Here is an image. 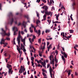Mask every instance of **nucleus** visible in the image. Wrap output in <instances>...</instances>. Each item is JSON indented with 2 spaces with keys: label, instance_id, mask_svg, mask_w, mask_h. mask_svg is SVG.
<instances>
[{
  "label": "nucleus",
  "instance_id": "1",
  "mask_svg": "<svg viewBox=\"0 0 78 78\" xmlns=\"http://www.w3.org/2000/svg\"><path fill=\"white\" fill-rule=\"evenodd\" d=\"M9 21H8V23L12 25V23L14 22V18H13L14 15L13 13H12V12H10L9 13Z\"/></svg>",
  "mask_w": 78,
  "mask_h": 78
},
{
  "label": "nucleus",
  "instance_id": "2",
  "mask_svg": "<svg viewBox=\"0 0 78 78\" xmlns=\"http://www.w3.org/2000/svg\"><path fill=\"white\" fill-rule=\"evenodd\" d=\"M48 7H46L45 9L43 11H41V12L43 13V14H44V12L45 14H47V16H50L51 14V12L49 11L48 12Z\"/></svg>",
  "mask_w": 78,
  "mask_h": 78
},
{
  "label": "nucleus",
  "instance_id": "3",
  "mask_svg": "<svg viewBox=\"0 0 78 78\" xmlns=\"http://www.w3.org/2000/svg\"><path fill=\"white\" fill-rule=\"evenodd\" d=\"M1 30L2 32H1L0 34L2 35V37H4L5 36H9L10 35V33H9L8 34L6 33V31L4 30L3 28L1 29Z\"/></svg>",
  "mask_w": 78,
  "mask_h": 78
},
{
  "label": "nucleus",
  "instance_id": "4",
  "mask_svg": "<svg viewBox=\"0 0 78 78\" xmlns=\"http://www.w3.org/2000/svg\"><path fill=\"white\" fill-rule=\"evenodd\" d=\"M34 31L37 34H38V37H39V36L41 35V30H39L38 31H37V30H36V27H34Z\"/></svg>",
  "mask_w": 78,
  "mask_h": 78
},
{
  "label": "nucleus",
  "instance_id": "5",
  "mask_svg": "<svg viewBox=\"0 0 78 78\" xmlns=\"http://www.w3.org/2000/svg\"><path fill=\"white\" fill-rule=\"evenodd\" d=\"M20 38L22 39V37L20 35H18V36L17 38V41H18V43L19 47H20Z\"/></svg>",
  "mask_w": 78,
  "mask_h": 78
},
{
  "label": "nucleus",
  "instance_id": "6",
  "mask_svg": "<svg viewBox=\"0 0 78 78\" xmlns=\"http://www.w3.org/2000/svg\"><path fill=\"white\" fill-rule=\"evenodd\" d=\"M41 64L43 66V67H44L45 68V69H46V66H45L46 63H45V62H42Z\"/></svg>",
  "mask_w": 78,
  "mask_h": 78
},
{
  "label": "nucleus",
  "instance_id": "7",
  "mask_svg": "<svg viewBox=\"0 0 78 78\" xmlns=\"http://www.w3.org/2000/svg\"><path fill=\"white\" fill-rule=\"evenodd\" d=\"M16 47H17V50H18L19 53H21V54H22V51H20V48H19V46H18V45H17Z\"/></svg>",
  "mask_w": 78,
  "mask_h": 78
},
{
  "label": "nucleus",
  "instance_id": "8",
  "mask_svg": "<svg viewBox=\"0 0 78 78\" xmlns=\"http://www.w3.org/2000/svg\"><path fill=\"white\" fill-rule=\"evenodd\" d=\"M12 68H11L9 69V73H11V74H12Z\"/></svg>",
  "mask_w": 78,
  "mask_h": 78
},
{
  "label": "nucleus",
  "instance_id": "9",
  "mask_svg": "<svg viewBox=\"0 0 78 78\" xmlns=\"http://www.w3.org/2000/svg\"><path fill=\"white\" fill-rule=\"evenodd\" d=\"M52 71H53V70H52V69H50L49 72L51 75V78H52Z\"/></svg>",
  "mask_w": 78,
  "mask_h": 78
},
{
  "label": "nucleus",
  "instance_id": "10",
  "mask_svg": "<svg viewBox=\"0 0 78 78\" xmlns=\"http://www.w3.org/2000/svg\"><path fill=\"white\" fill-rule=\"evenodd\" d=\"M21 70H25V67L24 66H23V67L22 66H21Z\"/></svg>",
  "mask_w": 78,
  "mask_h": 78
},
{
  "label": "nucleus",
  "instance_id": "11",
  "mask_svg": "<svg viewBox=\"0 0 78 78\" xmlns=\"http://www.w3.org/2000/svg\"><path fill=\"white\" fill-rule=\"evenodd\" d=\"M21 47L20 48V50L22 49L23 48H25V47L24 46H23V44H21Z\"/></svg>",
  "mask_w": 78,
  "mask_h": 78
},
{
  "label": "nucleus",
  "instance_id": "12",
  "mask_svg": "<svg viewBox=\"0 0 78 78\" xmlns=\"http://www.w3.org/2000/svg\"><path fill=\"white\" fill-rule=\"evenodd\" d=\"M66 72L68 73V75H70V70H68V69H66Z\"/></svg>",
  "mask_w": 78,
  "mask_h": 78
},
{
  "label": "nucleus",
  "instance_id": "13",
  "mask_svg": "<svg viewBox=\"0 0 78 78\" xmlns=\"http://www.w3.org/2000/svg\"><path fill=\"white\" fill-rule=\"evenodd\" d=\"M22 26H23L24 28L26 27V25L25 24V22L23 21V23L21 24Z\"/></svg>",
  "mask_w": 78,
  "mask_h": 78
},
{
  "label": "nucleus",
  "instance_id": "14",
  "mask_svg": "<svg viewBox=\"0 0 78 78\" xmlns=\"http://www.w3.org/2000/svg\"><path fill=\"white\" fill-rule=\"evenodd\" d=\"M51 44H50L49 47L48 46L47 47L48 51H49V50H50V48H51Z\"/></svg>",
  "mask_w": 78,
  "mask_h": 78
},
{
  "label": "nucleus",
  "instance_id": "15",
  "mask_svg": "<svg viewBox=\"0 0 78 78\" xmlns=\"http://www.w3.org/2000/svg\"><path fill=\"white\" fill-rule=\"evenodd\" d=\"M15 29L16 30V31H18V29H17V28L15 27H14L13 28V31H14Z\"/></svg>",
  "mask_w": 78,
  "mask_h": 78
},
{
  "label": "nucleus",
  "instance_id": "16",
  "mask_svg": "<svg viewBox=\"0 0 78 78\" xmlns=\"http://www.w3.org/2000/svg\"><path fill=\"white\" fill-rule=\"evenodd\" d=\"M7 67L8 68V69H9V68L12 67V66L11 65L9 64H7Z\"/></svg>",
  "mask_w": 78,
  "mask_h": 78
},
{
  "label": "nucleus",
  "instance_id": "17",
  "mask_svg": "<svg viewBox=\"0 0 78 78\" xmlns=\"http://www.w3.org/2000/svg\"><path fill=\"white\" fill-rule=\"evenodd\" d=\"M64 56V57L66 58H67V54L65 53V52H63V54Z\"/></svg>",
  "mask_w": 78,
  "mask_h": 78
},
{
  "label": "nucleus",
  "instance_id": "18",
  "mask_svg": "<svg viewBox=\"0 0 78 78\" xmlns=\"http://www.w3.org/2000/svg\"><path fill=\"white\" fill-rule=\"evenodd\" d=\"M52 58V56L51 55L50 57H49V59L51 61H50V62H51V64H52V63H51V59Z\"/></svg>",
  "mask_w": 78,
  "mask_h": 78
},
{
  "label": "nucleus",
  "instance_id": "19",
  "mask_svg": "<svg viewBox=\"0 0 78 78\" xmlns=\"http://www.w3.org/2000/svg\"><path fill=\"white\" fill-rule=\"evenodd\" d=\"M41 48L42 49V51H44L43 49H45V46H43V48H42V46L41 45Z\"/></svg>",
  "mask_w": 78,
  "mask_h": 78
},
{
  "label": "nucleus",
  "instance_id": "20",
  "mask_svg": "<svg viewBox=\"0 0 78 78\" xmlns=\"http://www.w3.org/2000/svg\"><path fill=\"white\" fill-rule=\"evenodd\" d=\"M55 15H56V19L57 20H58V17H59V14H58L57 15V14H55Z\"/></svg>",
  "mask_w": 78,
  "mask_h": 78
},
{
  "label": "nucleus",
  "instance_id": "21",
  "mask_svg": "<svg viewBox=\"0 0 78 78\" xmlns=\"http://www.w3.org/2000/svg\"><path fill=\"white\" fill-rule=\"evenodd\" d=\"M72 36V35H70L69 36L67 37V39H68V40H69V38H70Z\"/></svg>",
  "mask_w": 78,
  "mask_h": 78
},
{
  "label": "nucleus",
  "instance_id": "22",
  "mask_svg": "<svg viewBox=\"0 0 78 78\" xmlns=\"http://www.w3.org/2000/svg\"><path fill=\"white\" fill-rule=\"evenodd\" d=\"M69 31H70V33H74V32H73V30H69Z\"/></svg>",
  "mask_w": 78,
  "mask_h": 78
},
{
  "label": "nucleus",
  "instance_id": "23",
  "mask_svg": "<svg viewBox=\"0 0 78 78\" xmlns=\"http://www.w3.org/2000/svg\"><path fill=\"white\" fill-rule=\"evenodd\" d=\"M40 22L41 21L39 20H37L36 22V24H39V23H40Z\"/></svg>",
  "mask_w": 78,
  "mask_h": 78
},
{
  "label": "nucleus",
  "instance_id": "24",
  "mask_svg": "<svg viewBox=\"0 0 78 78\" xmlns=\"http://www.w3.org/2000/svg\"><path fill=\"white\" fill-rule=\"evenodd\" d=\"M21 41L22 42H25V39L24 38L23 39L22 38H21Z\"/></svg>",
  "mask_w": 78,
  "mask_h": 78
},
{
  "label": "nucleus",
  "instance_id": "25",
  "mask_svg": "<svg viewBox=\"0 0 78 78\" xmlns=\"http://www.w3.org/2000/svg\"><path fill=\"white\" fill-rule=\"evenodd\" d=\"M25 17H26L27 18V20H29L30 19V18H29V17H28V16H26L25 15L24 16Z\"/></svg>",
  "mask_w": 78,
  "mask_h": 78
},
{
  "label": "nucleus",
  "instance_id": "26",
  "mask_svg": "<svg viewBox=\"0 0 78 78\" xmlns=\"http://www.w3.org/2000/svg\"><path fill=\"white\" fill-rule=\"evenodd\" d=\"M19 14V15H20V16H22V14L21 13H16V15H18Z\"/></svg>",
  "mask_w": 78,
  "mask_h": 78
},
{
  "label": "nucleus",
  "instance_id": "27",
  "mask_svg": "<svg viewBox=\"0 0 78 78\" xmlns=\"http://www.w3.org/2000/svg\"><path fill=\"white\" fill-rule=\"evenodd\" d=\"M50 32V30H46L45 31V33H49Z\"/></svg>",
  "mask_w": 78,
  "mask_h": 78
},
{
  "label": "nucleus",
  "instance_id": "28",
  "mask_svg": "<svg viewBox=\"0 0 78 78\" xmlns=\"http://www.w3.org/2000/svg\"><path fill=\"white\" fill-rule=\"evenodd\" d=\"M41 38H40L38 40V42L39 44H41Z\"/></svg>",
  "mask_w": 78,
  "mask_h": 78
},
{
  "label": "nucleus",
  "instance_id": "29",
  "mask_svg": "<svg viewBox=\"0 0 78 78\" xmlns=\"http://www.w3.org/2000/svg\"><path fill=\"white\" fill-rule=\"evenodd\" d=\"M47 21L48 22V23H49L48 25H50V23H51V20L50 21L49 20H47Z\"/></svg>",
  "mask_w": 78,
  "mask_h": 78
},
{
  "label": "nucleus",
  "instance_id": "30",
  "mask_svg": "<svg viewBox=\"0 0 78 78\" xmlns=\"http://www.w3.org/2000/svg\"><path fill=\"white\" fill-rule=\"evenodd\" d=\"M36 14H37V17H39V13H38V12H37Z\"/></svg>",
  "mask_w": 78,
  "mask_h": 78
},
{
  "label": "nucleus",
  "instance_id": "31",
  "mask_svg": "<svg viewBox=\"0 0 78 78\" xmlns=\"http://www.w3.org/2000/svg\"><path fill=\"white\" fill-rule=\"evenodd\" d=\"M62 60H63V61H65V58H64V56H63V55H62Z\"/></svg>",
  "mask_w": 78,
  "mask_h": 78
},
{
  "label": "nucleus",
  "instance_id": "32",
  "mask_svg": "<svg viewBox=\"0 0 78 78\" xmlns=\"http://www.w3.org/2000/svg\"><path fill=\"white\" fill-rule=\"evenodd\" d=\"M19 73H22V70H21V69H20Z\"/></svg>",
  "mask_w": 78,
  "mask_h": 78
},
{
  "label": "nucleus",
  "instance_id": "33",
  "mask_svg": "<svg viewBox=\"0 0 78 78\" xmlns=\"http://www.w3.org/2000/svg\"><path fill=\"white\" fill-rule=\"evenodd\" d=\"M2 42H5V41L4 40V38H2L1 39V41Z\"/></svg>",
  "mask_w": 78,
  "mask_h": 78
},
{
  "label": "nucleus",
  "instance_id": "34",
  "mask_svg": "<svg viewBox=\"0 0 78 78\" xmlns=\"http://www.w3.org/2000/svg\"><path fill=\"white\" fill-rule=\"evenodd\" d=\"M52 39V38H50L48 39V38H46V40L47 41H49V40H51Z\"/></svg>",
  "mask_w": 78,
  "mask_h": 78
},
{
  "label": "nucleus",
  "instance_id": "35",
  "mask_svg": "<svg viewBox=\"0 0 78 78\" xmlns=\"http://www.w3.org/2000/svg\"><path fill=\"white\" fill-rule=\"evenodd\" d=\"M46 6H47L46 5H44L42 7V8H43V9H45V8H46Z\"/></svg>",
  "mask_w": 78,
  "mask_h": 78
},
{
  "label": "nucleus",
  "instance_id": "36",
  "mask_svg": "<svg viewBox=\"0 0 78 78\" xmlns=\"http://www.w3.org/2000/svg\"><path fill=\"white\" fill-rule=\"evenodd\" d=\"M56 56H55V62H56V61L57 62L58 61V59H57V58H56Z\"/></svg>",
  "mask_w": 78,
  "mask_h": 78
},
{
  "label": "nucleus",
  "instance_id": "37",
  "mask_svg": "<svg viewBox=\"0 0 78 78\" xmlns=\"http://www.w3.org/2000/svg\"><path fill=\"white\" fill-rule=\"evenodd\" d=\"M46 17H47V14H45L43 16V18H46Z\"/></svg>",
  "mask_w": 78,
  "mask_h": 78
},
{
  "label": "nucleus",
  "instance_id": "38",
  "mask_svg": "<svg viewBox=\"0 0 78 78\" xmlns=\"http://www.w3.org/2000/svg\"><path fill=\"white\" fill-rule=\"evenodd\" d=\"M73 9H74L75 8L74 7V6H75V2L73 3Z\"/></svg>",
  "mask_w": 78,
  "mask_h": 78
},
{
  "label": "nucleus",
  "instance_id": "39",
  "mask_svg": "<svg viewBox=\"0 0 78 78\" xmlns=\"http://www.w3.org/2000/svg\"><path fill=\"white\" fill-rule=\"evenodd\" d=\"M34 59V57H31V60L33 62V61H34V60H33Z\"/></svg>",
  "mask_w": 78,
  "mask_h": 78
},
{
  "label": "nucleus",
  "instance_id": "40",
  "mask_svg": "<svg viewBox=\"0 0 78 78\" xmlns=\"http://www.w3.org/2000/svg\"><path fill=\"white\" fill-rule=\"evenodd\" d=\"M64 33L62 32L61 33V36H64Z\"/></svg>",
  "mask_w": 78,
  "mask_h": 78
},
{
  "label": "nucleus",
  "instance_id": "41",
  "mask_svg": "<svg viewBox=\"0 0 78 78\" xmlns=\"http://www.w3.org/2000/svg\"><path fill=\"white\" fill-rule=\"evenodd\" d=\"M6 40H7V41H10V38H8V37H6Z\"/></svg>",
  "mask_w": 78,
  "mask_h": 78
},
{
  "label": "nucleus",
  "instance_id": "42",
  "mask_svg": "<svg viewBox=\"0 0 78 78\" xmlns=\"http://www.w3.org/2000/svg\"><path fill=\"white\" fill-rule=\"evenodd\" d=\"M42 74H43V76H46V74H45V73L44 72H43Z\"/></svg>",
  "mask_w": 78,
  "mask_h": 78
},
{
  "label": "nucleus",
  "instance_id": "43",
  "mask_svg": "<svg viewBox=\"0 0 78 78\" xmlns=\"http://www.w3.org/2000/svg\"><path fill=\"white\" fill-rule=\"evenodd\" d=\"M56 23H61V22H58V21H56Z\"/></svg>",
  "mask_w": 78,
  "mask_h": 78
},
{
  "label": "nucleus",
  "instance_id": "44",
  "mask_svg": "<svg viewBox=\"0 0 78 78\" xmlns=\"http://www.w3.org/2000/svg\"><path fill=\"white\" fill-rule=\"evenodd\" d=\"M60 47V46H59V44H58L57 49H59Z\"/></svg>",
  "mask_w": 78,
  "mask_h": 78
},
{
  "label": "nucleus",
  "instance_id": "45",
  "mask_svg": "<svg viewBox=\"0 0 78 78\" xmlns=\"http://www.w3.org/2000/svg\"><path fill=\"white\" fill-rule=\"evenodd\" d=\"M0 9L2 10V4H0Z\"/></svg>",
  "mask_w": 78,
  "mask_h": 78
},
{
  "label": "nucleus",
  "instance_id": "46",
  "mask_svg": "<svg viewBox=\"0 0 78 78\" xmlns=\"http://www.w3.org/2000/svg\"><path fill=\"white\" fill-rule=\"evenodd\" d=\"M52 63H53V62H55V60L54 59H52L51 61Z\"/></svg>",
  "mask_w": 78,
  "mask_h": 78
},
{
  "label": "nucleus",
  "instance_id": "47",
  "mask_svg": "<svg viewBox=\"0 0 78 78\" xmlns=\"http://www.w3.org/2000/svg\"><path fill=\"white\" fill-rule=\"evenodd\" d=\"M33 39H36V36H35L34 35H33Z\"/></svg>",
  "mask_w": 78,
  "mask_h": 78
},
{
  "label": "nucleus",
  "instance_id": "48",
  "mask_svg": "<svg viewBox=\"0 0 78 78\" xmlns=\"http://www.w3.org/2000/svg\"><path fill=\"white\" fill-rule=\"evenodd\" d=\"M16 34H16V31H14V36H15V35H16Z\"/></svg>",
  "mask_w": 78,
  "mask_h": 78
},
{
  "label": "nucleus",
  "instance_id": "49",
  "mask_svg": "<svg viewBox=\"0 0 78 78\" xmlns=\"http://www.w3.org/2000/svg\"><path fill=\"white\" fill-rule=\"evenodd\" d=\"M31 28H34V26L33 25V24H31Z\"/></svg>",
  "mask_w": 78,
  "mask_h": 78
},
{
  "label": "nucleus",
  "instance_id": "50",
  "mask_svg": "<svg viewBox=\"0 0 78 78\" xmlns=\"http://www.w3.org/2000/svg\"><path fill=\"white\" fill-rule=\"evenodd\" d=\"M61 9H64L65 10V8L63 6H62V7H61Z\"/></svg>",
  "mask_w": 78,
  "mask_h": 78
},
{
  "label": "nucleus",
  "instance_id": "51",
  "mask_svg": "<svg viewBox=\"0 0 78 78\" xmlns=\"http://www.w3.org/2000/svg\"><path fill=\"white\" fill-rule=\"evenodd\" d=\"M41 2V0H37V2L38 3H39Z\"/></svg>",
  "mask_w": 78,
  "mask_h": 78
},
{
  "label": "nucleus",
  "instance_id": "52",
  "mask_svg": "<svg viewBox=\"0 0 78 78\" xmlns=\"http://www.w3.org/2000/svg\"><path fill=\"white\" fill-rule=\"evenodd\" d=\"M55 53H56V55H58V51H57V50H56L55 51Z\"/></svg>",
  "mask_w": 78,
  "mask_h": 78
},
{
  "label": "nucleus",
  "instance_id": "53",
  "mask_svg": "<svg viewBox=\"0 0 78 78\" xmlns=\"http://www.w3.org/2000/svg\"><path fill=\"white\" fill-rule=\"evenodd\" d=\"M31 63H32V66H33L34 65V62H33L32 61Z\"/></svg>",
  "mask_w": 78,
  "mask_h": 78
},
{
  "label": "nucleus",
  "instance_id": "54",
  "mask_svg": "<svg viewBox=\"0 0 78 78\" xmlns=\"http://www.w3.org/2000/svg\"><path fill=\"white\" fill-rule=\"evenodd\" d=\"M39 62L40 63H41V64H42V62H42V60H40Z\"/></svg>",
  "mask_w": 78,
  "mask_h": 78
},
{
  "label": "nucleus",
  "instance_id": "55",
  "mask_svg": "<svg viewBox=\"0 0 78 78\" xmlns=\"http://www.w3.org/2000/svg\"><path fill=\"white\" fill-rule=\"evenodd\" d=\"M26 74H27V73L26 72V71H25V72L23 73V75H25Z\"/></svg>",
  "mask_w": 78,
  "mask_h": 78
},
{
  "label": "nucleus",
  "instance_id": "56",
  "mask_svg": "<svg viewBox=\"0 0 78 78\" xmlns=\"http://www.w3.org/2000/svg\"><path fill=\"white\" fill-rule=\"evenodd\" d=\"M49 44H50V43H49V42H47V46H48V45H49Z\"/></svg>",
  "mask_w": 78,
  "mask_h": 78
},
{
  "label": "nucleus",
  "instance_id": "57",
  "mask_svg": "<svg viewBox=\"0 0 78 78\" xmlns=\"http://www.w3.org/2000/svg\"><path fill=\"white\" fill-rule=\"evenodd\" d=\"M23 51H24V52L26 51V49H25L24 48H23Z\"/></svg>",
  "mask_w": 78,
  "mask_h": 78
},
{
  "label": "nucleus",
  "instance_id": "58",
  "mask_svg": "<svg viewBox=\"0 0 78 78\" xmlns=\"http://www.w3.org/2000/svg\"><path fill=\"white\" fill-rule=\"evenodd\" d=\"M49 66H50V64H48L47 66V68H48V67H49Z\"/></svg>",
  "mask_w": 78,
  "mask_h": 78
},
{
  "label": "nucleus",
  "instance_id": "59",
  "mask_svg": "<svg viewBox=\"0 0 78 78\" xmlns=\"http://www.w3.org/2000/svg\"><path fill=\"white\" fill-rule=\"evenodd\" d=\"M42 72H45V70H44V69H42Z\"/></svg>",
  "mask_w": 78,
  "mask_h": 78
},
{
  "label": "nucleus",
  "instance_id": "60",
  "mask_svg": "<svg viewBox=\"0 0 78 78\" xmlns=\"http://www.w3.org/2000/svg\"><path fill=\"white\" fill-rule=\"evenodd\" d=\"M30 33H33V30H30Z\"/></svg>",
  "mask_w": 78,
  "mask_h": 78
},
{
  "label": "nucleus",
  "instance_id": "61",
  "mask_svg": "<svg viewBox=\"0 0 78 78\" xmlns=\"http://www.w3.org/2000/svg\"><path fill=\"white\" fill-rule=\"evenodd\" d=\"M21 25V23H20L18 24V26H20V25Z\"/></svg>",
  "mask_w": 78,
  "mask_h": 78
},
{
  "label": "nucleus",
  "instance_id": "62",
  "mask_svg": "<svg viewBox=\"0 0 78 78\" xmlns=\"http://www.w3.org/2000/svg\"><path fill=\"white\" fill-rule=\"evenodd\" d=\"M21 33L22 34H24V32H23V31H21Z\"/></svg>",
  "mask_w": 78,
  "mask_h": 78
},
{
  "label": "nucleus",
  "instance_id": "63",
  "mask_svg": "<svg viewBox=\"0 0 78 78\" xmlns=\"http://www.w3.org/2000/svg\"><path fill=\"white\" fill-rule=\"evenodd\" d=\"M39 55L40 56L42 57V54H41V53H39Z\"/></svg>",
  "mask_w": 78,
  "mask_h": 78
},
{
  "label": "nucleus",
  "instance_id": "64",
  "mask_svg": "<svg viewBox=\"0 0 78 78\" xmlns=\"http://www.w3.org/2000/svg\"><path fill=\"white\" fill-rule=\"evenodd\" d=\"M52 9H53L54 10H55V7H52Z\"/></svg>",
  "mask_w": 78,
  "mask_h": 78
}]
</instances>
